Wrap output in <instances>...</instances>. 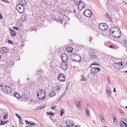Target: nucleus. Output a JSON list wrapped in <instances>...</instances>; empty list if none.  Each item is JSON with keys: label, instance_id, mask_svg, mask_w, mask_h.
<instances>
[{"label": "nucleus", "instance_id": "obj_42", "mask_svg": "<svg viewBox=\"0 0 127 127\" xmlns=\"http://www.w3.org/2000/svg\"><path fill=\"white\" fill-rule=\"evenodd\" d=\"M47 114L48 115H50L51 116H53L54 115V114L52 112H51L47 113Z\"/></svg>", "mask_w": 127, "mask_h": 127}, {"label": "nucleus", "instance_id": "obj_4", "mask_svg": "<svg viewBox=\"0 0 127 127\" xmlns=\"http://www.w3.org/2000/svg\"><path fill=\"white\" fill-rule=\"evenodd\" d=\"M16 10L20 13H23L24 11L25 8L24 6H22L21 4H18L16 7Z\"/></svg>", "mask_w": 127, "mask_h": 127}, {"label": "nucleus", "instance_id": "obj_59", "mask_svg": "<svg viewBox=\"0 0 127 127\" xmlns=\"http://www.w3.org/2000/svg\"><path fill=\"white\" fill-rule=\"evenodd\" d=\"M61 98H62V96H61V97H59V99H58V100H59V101L60 100H61Z\"/></svg>", "mask_w": 127, "mask_h": 127}, {"label": "nucleus", "instance_id": "obj_57", "mask_svg": "<svg viewBox=\"0 0 127 127\" xmlns=\"http://www.w3.org/2000/svg\"><path fill=\"white\" fill-rule=\"evenodd\" d=\"M60 22L61 24H62L63 23V20H60Z\"/></svg>", "mask_w": 127, "mask_h": 127}, {"label": "nucleus", "instance_id": "obj_48", "mask_svg": "<svg viewBox=\"0 0 127 127\" xmlns=\"http://www.w3.org/2000/svg\"><path fill=\"white\" fill-rule=\"evenodd\" d=\"M15 115L19 119L20 118V117H20V115L18 114H15Z\"/></svg>", "mask_w": 127, "mask_h": 127}, {"label": "nucleus", "instance_id": "obj_23", "mask_svg": "<svg viewBox=\"0 0 127 127\" xmlns=\"http://www.w3.org/2000/svg\"><path fill=\"white\" fill-rule=\"evenodd\" d=\"M120 125L121 127H127V124L124 122H122Z\"/></svg>", "mask_w": 127, "mask_h": 127}, {"label": "nucleus", "instance_id": "obj_24", "mask_svg": "<svg viewBox=\"0 0 127 127\" xmlns=\"http://www.w3.org/2000/svg\"><path fill=\"white\" fill-rule=\"evenodd\" d=\"M81 7H80V6H78V8L79 9V10H81L82 9H83L85 6V4L83 3L82 2V4H81Z\"/></svg>", "mask_w": 127, "mask_h": 127}, {"label": "nucleus", "instance_id": "obj_63", "mask_svg": "<svg viewBox=\"0 0 127 127\" xmlns=\"http://www.w3.org/2000/svg\"><path fill=\"white\" fill-rule=\"evenodd\" d=\"M64 127H69L68 126H65Z\"/></svg>", "mask_w": 127, "mask_h": 127}, {"label": "nucleus", "instance_id": "obj_33", "mask_svg": "<svg viewBox=\"0 0 127 127\" xmlns=\"http://www.w3.org/2000/svg\"><path fill=\"white\" fill-rule=\"evenodd\" d=\"M76 104L77 105V106L80 109L81 107V106L79 103V102H76Z\"/></svg>", "mask_w": 127, "mask_h": 127}, {"label": "nucleus", "instance_id": "obj_64", "mask_svg": "<svg viewBox=\"0 0 127 127\" xmlns=\"http://www.w3.org/2000/svg\"><path fill=\"white\" fill-rule=\"evenodd\" d=\"M125 73H127V70L125 71Z\"/></svg>", "mask_w": 127, "mask_h": 127}, {"label": "nucleus", "instance_id": "obj_19", "mask_svg": "<svg viewBox=\"0 0 127 127\" xmlns=\"http://www.w3.org/2000/svg\"><path fill=\"white\" fill-rule=\"evenodd\" d=\"M9 29L10 31V33L11 35L13 36H15L16 35L15 32L14 30L13 31L11 29L9 28Z\"/></svg>", "mask_w": 127, "mask_h": 127}, {"label": "nucleus", "instance_id": "obj_55", "mask_svg": "<svg viewBox=\"0 0 127 127\" xmlns=\"http://www.w3.org/2000/svg\"><path fill=\"white\" fill-rule=\"evenodd\" d=\"M107 96L108 97H109L110 96V93H107Z\"/></svg>", "mask_w": 127, "mask_h": 127}, {"label": "nucleus", "instance_id": "obj_12", "mask_svg": "<svg viewBox=\"0 0 127 127\" xmlns=\"http://www.w3.org/2000/svg\"><path fill=\"white\" fill-rule=\"evenodd\" d=\"M116 30V33H115V34L113 35V37L115 38H119L121 36V32L120 29H119V30L118 31L117 30V29Z\"/></svg>", "mask_w": 127, "mask_h": 127}, {"label": "nucleus", "instance_id": "obj_17", "mask_svg": "<svg viewBox=\"0 0 127 127\" xmlns=\"http://www.w3.org/2000/svg\"><path fill=\"white\" fill-rule=\"evenodd\" d=\"M19 2L20 3L19 4H21L22 6H24L26 5L27 3L26 0H20Z\"/></svg>", "mask_w": 127, "mask_h": 127}, {"label": "nucleus", "instance_id": "obj_6", "mask_svg": "<svg viewBox=\"0 0 127 127\" xmlns=\"http://www.w3.org/2000/svg\"><path fill=\"white\" fill-rule=\"evenodd\" d=\"M99 28L104 31L106 30L108 28L107 25L105 23H101L99 24Z\"/></svg>", "mask_w": 127, "mask_h": 127}, {"label": "nucleus", "instance_id": "obj_14", "mask_svg": "<svg viewBox=\"0 0 127 127\" xmlns=\"http://www.w3.org/2000/svg\"><path fill=\"white\" fill-rule=\"evenodd\" d=\"M66 124L67 125L66 126H68L69 127H72L74 126L73 121L69 120H66Z\"/></svg>", "mask_w": 127, "mask_h": 127}, {"label": "nucleus", "instance_id": "obj_2", "mask_svg": "<svg viewBox=\"0 0 127 127\" xmlns=\"http://www.w3.org/2000/svg\"><path fill=\"white\" fill-rule=\"evenodd\" d=\"M90 56L91 59L93 60H95L97 59L98 61H100L101 59V58L100 57H98L97 58L98 53L95 50H93L91 51L90 53Z\"/></svg>", "mask_w": 127, "mask_h": 127}, {"label": "nucleus", "instance_id": "obj_39", "mask_svg": "<svg viewBox=\"0 0 127 127\" xmlns=\"http://www.w3.org/2000/svg\"><path fill=\"white\" fill-rule=\"evenodd\" d=\"M98 64L96 63H93L91 65H90L89 67V68L91 66H92L93 65H98Z\"/></svg>", "mask_w": 127, "mask_h": 127}, {"label": "nucleus", "instance_id": "obj_31", "mask_svg": "<svg viewBox=\"0 0 127 127\" xmlns=\"http://www.w3.org/2000/svg\"><path fill=\"white\" fill-rule=\"evenodd\" d=\"M14 95L17 98H19L20 97V95L18 93H16Z\"/></svg>", "mask_w": 127, "mask_h": 127}, {"label": "nucleus", "instance_id": "obj_35", "mask_svg": "<svg viewBox=\"0 0 127 127\" xmlns=\"http://www.w3.org/2000/svg\"><path fill=\"white\" fill-rule=\"evenodd\" d=\"M107 81L108 83L109 84H111V82L110 79L109 77V76H108L107 77Z\"/></svg>", "mask_w": 127, "mask_h": 127}, {"label": "nucleus", "instance_id": "obj_60", "mask_svg": "<svg viewBox=\"0 0 127 127\" xmlns=\"http://www.w3.org/2000/svg\"><path fill=\"white\" fill-rule=\"evenodd\" d=\"M26 127H32L31 125H29L28 126H27Z\"/></svg>", "mask_w": 127, "mask_h": 127}, {"label": "nucleus", "instance_id": "obj_45", "mask_svg": "<svg viewBox=\"0 0 127 127\" xmlns=\"http://www.w3.org/2000/svg\"><path fill=\"white\" fill-rule=\"evenodd\" d=\"M123 64L122 63H120L119 64V67L120 68H120L121 67V66L123 65Z\"/></svg>", "mask_w": 127, "mask_h": 127}, {"label": "nucleus", "instance_id": "obj_41", "mask_svg": "<svg viewBox=\"0 0 127 127\" xmlns=\"http://www.w3.org/2000/svg\"><path fill=\"white\" fill-rule=\"evenodd\" d=\"M19 119V123L20 124H21L22 123V119L21 118V117H20V118Z\"/></svg>", "mask_w": 127, "mask_h": 127}, {"label": "nucleus", "instance_id": "obj_36", "mask_svg": "<svg viewBox=\"0 0 127 127\" xmlns=\"http://www.w3.org/2000/svg\"><path fill=\"white\" fill-rule=\"evenodd\" d=\"M108 56L107 55L103 54H102V56H101V58H103V59H105V58H106Z\"/></svg>", "mask_w": 127, "mask_h": 127}, {"label": "nucleus", "instance_id": "obj_56", "mask_svg": "<svg viewBox=\"0 0 127 127\" xmlns=\"http://www.w3.org/2000/svg\"><path fill=\"white\" fill-rule=\"evenodd\" d=\"M87 105L88 106V107H90V105H89V104L88 103H87Z\"/></svg>", "mask_w": 127, "mask_h": 127}, {"label": "nucleus", "instance_id": "obj_13", "mask_svg": "<svg viewBox=\"0 0 127 127\" xmlns=\"http://www.w3.org/2000/svg\"><path fill=\"white\" fill-rule=\"evenodd\" d=\"M4 91L6 93L8 94H10L11 92V88L8 86H6L5 87V89H4Z\"/></svg>", "mask_w": 127, "mask_h": 127}, {"label": "nucleus", "instance_id": "obj_34", "mask_svg": "<svg viewBox=\"0 0 127 127\" xmlns=\"http://www.w3.org/2000/svg\"><path fill=\"white\" fill-rule=\"evenodd\" d=\"M81 79L82 81H85L86 79V78L84 77L83 75H81Z\"/></svg>", "mask_w": 127, "mask_h": 127}, {"label": "nucleus", "instance_id": "obj_43", "mask_svg": "<svg viewBox=\"0 0 127 127\" xmlns=\"http://www.w3.org/2000/svg\"><path fill=\"white\" fill-rule=\"evenodd\" d=\"M119 111L120 112L121 114L122 115H124V113L123 111L121 109H119Z\"/></svg>", "mask_w": 127, "mask_h": 127}, {"label": "nucleus", "instance_id": "obj_8", "mask_svg": "<svg viewBox=\"0 0 127 127\" xmlns=\"http://www.w3.org/2000/svg\"><path fill=\"white\" fill-rule=\"evenodd\" d=\"M84 15L85 16L90 17L92 15V13L91 11L89 9H87L83 12Z\"/></svg>", "mask_w": 127, "mask_h": 127}, {"label": "nucleus", "instance_id": "obj_58", "mask_svg": "<svg viewBox=\"0 0 127 127\" xmlns=\"http://www.w3.org/2000/svg\"><path fill=\"white\" fill-rule=\"evenodd\" d=\"M114 92H116V89L115 88H114V90L113 91Z\"/></svg>", "mask_w": 127, "mask_h": 127}, {"label": "nucleus", "instance_id": "obj_25", "mask_svg": "<svg viewBox=\"0 0 127 127\" xmlns=\"http://www.w3.org/2000/svg\"><path fill=\"white\" fill-rule=\"evenodd\" d=\"M99 118L101 121V122L102 123H104L105 122V120L104 118V117L103 116L101 115L100 114H99Z\"/></svg>", "mask_w": 127, "mask_h": 127}, {"label": "nucleus", "instance_id": "obj_21", "mask_svg": "<svg viewBox=\"0 0 127 127\" xmlns=\"http://www.w3.org/2000/svg\"><path fill=\"white\" fill-rule=\"evenodd\" d=\"M105 16L106 18H107L111 21H112V19L111 17L110 16L108 13L106 12L105 14Z\"/></svg>", "mask_w": 127, "mask_h": 127}, {"label": "nucleus", "instance_id": "obj_46", "mask_svg": "<svg viewBox=\"0 0 127 127\" xmlns=\"http://www.w3.org/2000/svg\"><path fill=\"white\" fill-rule=\"evenodd\" d=\"M8 42L9 43L11 44H13V43L12 42V41L9 40H8Z\"/></svg>", "mask_w": 127, "mask_h": 127}, {"label": "nucleus", "instance_id": "obj_10", "mask_svg": "<svg viewBox=\"0 0 127 127\" xmlns=\"http://www.w3.org/2000/svg\"><path fill=\"white\" fill-rule=\"evenodd\" d=\"M62 62L67 63L68 57L67 55L65 54H63L61 56Z\"/></svg>", "mask_w": 127, "mask_h": 127}, {"label": "nucleus", "instance_id": "obj_9", "mask_svg": "<svg viewBox=\"0 0 127 127\" xmlns=\"http://www.w3.org/2000/svg\"><path fill=\"white\" fill-rule=\"evenodd\" d=\"M62 64H60V67L63 71H64L67 69V63L64 62H62Z\"/></svg>", "mask_w": 127, "mask_h": 127}, {"label": "nucleus", "instance_id": "obj_18", "mask_svg": "<svg viewBox=\"0 0 127 127\" xmlns=\"http://www.w3.org/2000/svg\"><path fill=\"white\" fill-rule=\"evenodd\" d=\"M8 49L7 47H4L2 48L0 50L2 54L4 52H8Z\"/></svg>", "mask_w": 127, "mask_h": 127}, {"label": "nucleus", "instance_id": "obj_62", "mask_svg": "<svg viewBox=\"0 0 127 127\" xmlns=\"http://www.w3.org/2000/svg\"><path fill=\"white\" fill-rule=\"evenodd\" d=\"M74 127H80L79 126H75Z\"/></svg>", "mask_w": 127, "mask_h": 127}, {"label": "nucleus", "instance_id": "obj_52", "mask_svg": "<svg viewBox=\"0 0 127 127\" xmlns=\"http://www.w3.org/2000/svg\"><path fill=\"white\" fill-rule=\"evenodd\" d=\"M55 106H52V109H53V110H55Z\"/></svg>", "mask_w": 127, "mask_h": 127}, {"label": "nucleus", "instance_id": "obj_20", "mask_svg": "<svg viewBox=\"0 0 127 127\" xmlns=\"http://www.w3.org/2000/svg\"><path fill=\"white\" fill-rule=\"evenodd\" d=\"M120 63H115L114 64V67L116 69H120V68L119 67V64Z\"/></svg>", "mask_w": 127, "mask_h": 127}, {"label": "nucleus", "instance_id": "obj_51", "mask_svg": "<svg viewBox=\"0 0 127 127\" xmlns=\"http://www.w3.org/2000/svg\"><path fill=\"white\" fill-rule=\"evenodd\" d=\"M7 116V115H6L5 116H3V118L4 119H6L7 118V117H6V116Z\"/></svg>", "mask_w": 127, "mask_h": 127}, {"label": "nucleus", "instance_id": "obj_32", "mask_svg": "<svg viewBox=\"0 0 127 127\" xmlns=\"http://www.w3.org/2000/svg\"><path fill=\"white\" fill-rule=\"evenodd\" d=\"M45 92L44 91L42 90H40L38 91V94H39V95H40V94H42V93H43Z\"/></svg>", "mask_w": 127, "mask_h": 127}, {"label": "nucleus", "instance_id": "obj_7", "mask_svg": "<svg viewBox=\"0 0 127 127\" xmlns=\"http://www.w3.org/2000/svg\"><path fill=\"white\" fill-rule=\"evenodd\" d=\"M116 29L117 30H119V28H117L116 27H112L110 28V30L108 31V32L109 33V35H112L113 33L115 32L116 31Z\"/></svg>", "mask_w": 127, "mask_h": 127}, {"label": "nucleus", "instance_id": "obj_50", "mask_svg": "<svg viewBox=\"0 0 127 127\" xmlns=\"http://www.w3.org/2000/svg\"><path fill=\"white\" fill-rule=\"evenodd\" d=\"M124 42L127 45V40H124Z\"/></svg>", "mask_w": 127, "mask_h": 127}, {"label": "nucleus", "instance_id": "obj_26", "mask_svg": "<svg viewBox=\"0 0 127 127\" xmlns=\"http://www.w3.org/2000/svg\"><path fill=\"white\" fill-rule=\"evenodd\" d=\"M113 122L114 123L116 124H118L117 120L115 116H113Z\"/></svg>", "mask_w": 127, "mask_h": 127}, {"label": "nucleus", "instance_id": "obj_29", "mask_svg": "<svg viewBox=\"0 0 127 127\" xmlns=\"http://www.w3.org/2000/svg\"><path fill=\"white\" fill-rule=\"evenodd\" d=\"M26 122L27 124H30L32 125H35V123H34L32 122H28V121H26Z\"/></svg>", "mask_w": 127, "mask_h": 127}, {"label": "nucleus", "instance_id": "obj_15", "mask_svg": "<svg viewBox=\"0 0 127 127\" xmlns=\"http://www.w3.org/2000/svg\"><path fill=\"white\" fill-rule=\"evenodd\" d=\"M46 92H45L42 94L39 95V94H37V95L39 98L40 99H43L45 97Z\"/></svg>", "mask_w": 127, "mask_h": 127}, {"label": "nucleus", "instance_id": "obj_37", "mask_svg": "<svg viewBox=\"0 0 127 127\" xmlns=\"http://www.w3.org/2000/svg\"><path fill=\"white\" fill-rule=\"evenodd\" d=\"M1 125H4L7 122V121H2L1 120Z\"/></svg>", "mask_w": 127, "mask_h": 127}, {"label": "nucleus", "instance_id": "obj_5", "mask_svg": "<svg viewBox=\"0 0 127 127\" xmlns=\"http://www.w3.org/2000/svg\"><path fill=\"white\" fill-rule=\"evenodd\" d=\"M101 69L97 67H91L90 69V72L92 74H95L98 71H100Z\"/></svg>", "mask_w": 127, "mask_h": 127}, {"label": "nucleus", "instance_id": "obj_47", "mask_svg": "<svg viewBox=\"0 0 127 127\" xmlns=\"http://www.w3.org/2000/svg\"><path fill=\"white\" fill-rule=\"evenodd\" d=\"M93 39V38L91 36H90L89 38V41L90 42H91V41Z\"/></svg>", "mask_w": 127, "mask_h": 127}, {"label": "nucleus", "instance_id": "obj_44", "mask_svg": "<svg viewBox=\"0 0 127 127\" xmlns=\"http://www.w3.org/2000/svg\"><path fill=\"white\" fill-rule=\"evenodd\" d=\"M82 2L83 3V2H82V1L81 0H80L79 1V3L78 4V6H80V4H82Z\"/></svg>", "mask_w": 127, "mask_h": 127}, {"label": "nucleus", "instance_id": "obj_1", "mask_svg": "<svg viewBox=\"0 0 127 127\" xmlns=\"http://www.w3.org/2000/svg\"><path fill=\"white\" fill-rule=\"evenodd\" d=\"M69 58L73 62H78L79 63L81 60V57L79 54L76 53H73L69 56Z\"/></svg>", "mask_w": 127, "mask_h": 127}, {"label": "nucleus", "instance_id": "obj_54", "mask_svg": "<svg viewBox=\"0 0 127 127\" xmlns=\"http://www.w3.org/2000/svg\"><path fill=\"white\" fill-rule=\"evenodd\" d=\"M2 16L1 14V13H0V19H1L2 18Z\"/></svg>", "mask_w": 127, "mask_h": 127}, {"label": "nucleus", "instance_id": "obj_30", "mask_svg": "<svg viewBox=\"0 0 127 127\" xmlns=\"http://www.w3.org/2000/svg\"><path fill=\"white\" fill-rule=\"evenodd\" d=\"M86 114H87V116H88L89 115V110L88 108H86Z\"/></svg>", "mask_w": 127, "mask_h": 127}, {"label": "nucleus", "instance_id": "obj_53", "mask_svg": "<svg viewBox=\"0 0 127 127\" xmlns=\"http://www.w3.org/2000/svg\"><path fill=\"white\" fill-rule=\"evenodd\" d=\"M13 28L14 29H15L16 30H18V28L17 27H13Z\"/></svg>", "mask_w": 127, "mask_h": 127}, {"label": "nucleus", "instance_id": "obj_28", "mask_svg": "<svg viewBox=\"0 0 127 127\" xmlns=\"http://www.w3.org/2000/svg\"><path fill=\"white\" fill-rule=\"evenodd\" d=\"M56 94L53 91H52L50 92V94L49 95V96L51 97H52L54 96Z\"/></svg>", "mask_w": 127, "mask_h": 127}, {"label": "nucleus", "instance_id": "obj_11", "mask_svg": "<svg viewBox=\"0 0 127 127\" xmlns=\"http://www.w3.org/2000/svg\"><path fill=\"white\" fill-rule=\"evenodd\" d=\"M58 79L60 81H64L65 80V77L64 75L63 74H61L59 75Z\"/></svg>", "mask_w": 127, "mask_h": 127}, {"label": "nucleus", "instance_id": "obj_61", "mask_svg": "<svg viewBox=\"0 0 127 127\" xmlns=\"http://www.w3.org/2000/svg\"><path fill=\"white\" fill-rule=\"evenodd\" d=\"M73 10H74L73 13H75V9L74 8L73 9Z\"/></svg>", "mask_w": 127, "mask_h": 127}, {"label": "nucleus", "instance_id": "obj_40", "mask_svg": "<svg viewBox=\"0 0 127 127\" xmlns=\"http://www.w3.org/2000/svg\"><path fill=\"white\" fill-rule=\"evenodd\" d=\"M64 109H63L61 111L60 115L61 116H62L63 114L64 113Z\"/></svg>", "mask_w": 127, "mask_h": 127}, {"label": "nucleus", "instance_id": "obj_38", "mask_svg": "<svg viewBox=\"0 0 127 127\" xmlns=\"http://www.w3.org/2000/svg\"><path fill=\"white\" fill-rule=\"evenodd\" d=\"M106 91L107 93H109L110 92V89L109 87L108 86L106 87Z\"/></svg>", "mask_w": 127, "mask_h": 127}, {"label": "nucleus", "instance_id": "obj_3", "mask_svg": "<svg viewBox=\"0 0 127 127\" xmlns=\"http://www.w3.org/2000/svg\"><path fill=\"white\" fill-rule=\"evenodd\" d=\"M36 74L38 75V78L40 82H44L46 80V77L44 76H42V72L41 70H38L37 71Z\"/></svg>", "mask_w": 127, "mask_h": 127}, {"label": "nucleus", "instance_id": "obj_16", "mask_svg": "<svg viewBox=\"0 0 127 127\" xmlns=\"http://www.w3.org/2000/svg\"><path fill=\"white\" fill-rule=\"evenodd\" d=\"M28 18V16L25 14H23L21 17V20L22 21H25Z\"/></svg>", "mask_w": 127, "mask_h": 127}, {"label": "nucleus", "instance_id": "obj_27", "mask_svg": "<svg viewBox=\"0 0 127 127\" xmlns=\"http://www.w3.org/2000/svg\"><path fill=\"white\" fill-rule=\"evenodd\" d=\"M61 88L60 86L57 85L54 87V88L55 90L57 91L60 90Z\"/></svg>", "mask_w": 127, "mask_h": 127}, {"label": "nucleus", "instance_id": "obj_22", "mask_svg": "<svg viewBox=\"0 0 127 127\" xmlns=\"http://www.w3.org/2000/svg\"><path fill=\"white\" fill-rule=\"evenodd\" d=\"M28 97L27 94H22L21 98L25 100L27 99Z\"/></svg>", "mask_w": 127, "mask_h": 127}, {"label": "nucleus", "instance_id": "obj_49", "mask_svg": "<svg viewBox=\"0 0 127 127\" xmlns=\"http://www.w3.org/2000/svg\"><path fill=\"white\" fill-rule=\"evenodd\" d=\"M109 47L110 48L112 49L114 48V47L113 45H110Z\"/></svg>", "mask_w": 127, "mask_h": 127}]
</instances>
